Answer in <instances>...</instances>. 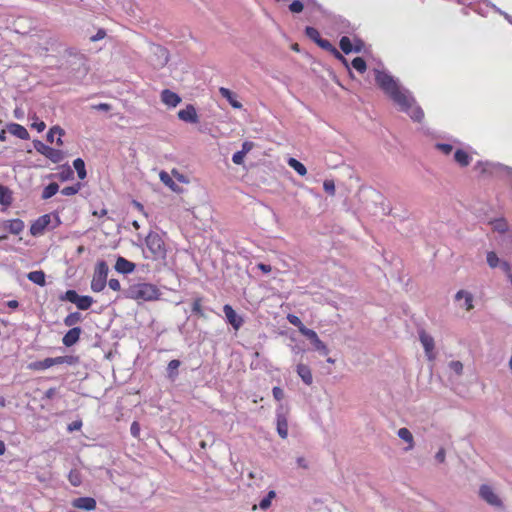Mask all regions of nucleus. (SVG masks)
Instances as JSON below:
<instances>
[{"label": "nucleus", "mask_w": 512, "mask_h": 512, "mask_svg": "<svg viewBox=\"0 0 512 512\" xmlns=\"http://www.w3.org/2000/svg\"><path fill=\"white\" fill-rule=\"evenodd\" d=\"M375 81L383 92L399 107V110L408 114L415 122H421L424 118L422 108L417 105L412 93L403 88L399 81L386 71L374 70Z\"/></svg>", "instance_id": "f257e3e1"}, {"label": "nucleus", "mask_w": 512, "mask_h": 512, "mask_svg": "<svg viewBox=\"0 0 512 512\" xmlns=\"http://www.w3.org/2000/svg\"><path fill=\"white\" fill-rule=\"evenodd\" d=\"M123 295L127 299L153 301L157 300L161 293L156 285L151 283H137L124 290Z\"/></svg>", "instance_id": "f03ea898"}, {"label": "nucleus", "mask_w": 512, "mask_h": 512, "mask_svg": "<svg viewBox=\"0 0 512 512\" xmlns=\"http://www.w3.org/2000/svg\"><path fill=\"white\" fill-rule=\"evenodd\" d=\"M474 169L480 170L483 174H489L506 179L512 189V167L501 163L478 161Z\"/></svg>", "instance_id": "7ed1b4c3"}, {"label": "nucleus", "mask_w": 512, "mask_h": 512, "mask_svg": "<svg viewBox=\"0 0 512 512\" xmlns=\"http://www.w3.org/2000/svg\"><path fill=\"white\" fill-rule=\"evenodd\" d=\"M145 244L151 253V259L164 260L167 256V250L162 237L157 233L150 231L145 238Z\"/></svg>", "instance_id": "20e7f679"}, {"label": "nucleus", "mask_w": 512, "mask_h": 512, "mask_svg": "<svg viewBox=\"0 0 512 512\" xmlns=\"http://www.w3.org/2000/svg\"><path fill=\"white\" fill-rule=\"evenodd\" d=\"M108 272V264L104 260L98 261L91 281L92 291L101 292L105 288L107 284Z\"/></svg>", "instance_id": "39448f33"}, {"label": "nucleus", "mask_w": 512, "mask_h": 512, "mask_svg": "<svg viewBox=\"0 0 512 512\" xmlns=\"http://www.w3.org/2000/svg\"><path fill=\"white\" fill-rule=\"evenodd\" d=\"M59 299L61 301H67L75 304L79 310H88L94 302L91 296L79 295L77 291L73 289H69L65 293L61 294Z\"/></svg>", "instance_id": "423d86ee"}, {"label": "nucleus", "mask_w": 512, "mask_h": 512, "mask_svg": "<svg viewBox=\"0 0 512 512\" xmlns=\"http://www.w3.org/2000/svg\"><path fill=\"white\" fill-rule=\"evenodd\" d=\"M33 147L38 153L42 154L53 163H60L64 159L62 150L52 148L44 144L41 140H33Z\"/></svg>", "instance_id": "0eeeda50"}, {"label": "nucleus", "mask_w": 512, "mask_h": 512, "mask_svg": "<svg viewBox=\"0 0 512 512\" xmlns=\"http://www.w3.org/2000/svg\"><path fill=\"white\" fill-rule=\"evenodd\" d=\"M301 334L310 340L315 351L319 352L323 356L329 354V349L327 345L322 340H320V338L318 337L317 333L314 330L307 327H303V329L301 328Z\"/></svg>", "instance_id": "6e6552de"}, {"label": "nucleus", "mask_w": 512, "mask_h": 512, "mask_svg": "<svg viewBox=\"0 0 512 512\" xmlns=\"http://www.w3.org/2000/svg\"><path fill=\"white\" fill-rule=\"evenodd\" d=\"M51 222V215L44 214L34 220L30 226V234L34 237L40 236L44 233Z\"/></svg>", "instance_id": "1a4fd4ad"}, {"label": "nucleus", "mask_w": 512, "mask_h": 512, "mask_svg": "<svg viewBox=\"0 0 512 512\" xmlns=\"http://www.w3.org/2000/svg\"><path fill=\"white\" fill-rule=\"evenodd\" d=\"M479 495L484 501H486L491 506H495V507L502 506V501L495 494L492 487L489 485H486V484L481 485L480 489H479Z\"/></svg>", "instance_id": "9d476101"}, {"label": "nucleus", "mask_w": 512, "mask_h": 512, "mask_svg": "<svg viewBox=\"0 0 512 512\" xmlns=\"http://www.w3.org/2000/svg\"><path fill=\"white\" fill-rule=\"evenodd\" d=\"M227 322L235 329L238 330L243 325V318L237 314L233 307L229 304H225L223 307Z\"/></svg>", "instance_id": "9b49d317"}, {"label": "nucleus", "mask_w": 512, "mask_h": 512, "mask_svg": "<svg viewBox=\"0 0 512 512\" xmlns=\"http://www.w3.org/2000/svg\"><path fill=\"white\" fill-rule=\"evenodd\" d=\"M178 118L186 123L196 124L199 122V117L196 108L192 104L186 105L184 109L178 112Z\"/></svg>", "instance_id": "f8f14e48"}, {"label": "nucleus", "mask_w": 512, "mask_h": 512, "mask_svg": "<svg viewBox=\"0 0 512 512\" xmlns=\"http://www.w3.org/2000/svg\"><path fill=\"white\" fill-rule=\"evenodd\" d=\"M82 333V328L79 326L72 327L69 329L62 338V343L65 347H71L75 345L79 339L80 335Z\"/></svg>", "instance_id": "ddd939ff"}, {"label": "nucleus", "mask_w": 512, "mask_h": 512, "mask_svg": "<svg viewBox=\"0 0 512 512\" xmlns=\"http://www.w3.org/2000/svg\"><path fill=\"white\" fill-rule=\"evenodd\" d=\"M161 101L169 108H174L181 102V97L170 89H164L161 92Z\"/></svg>", "instance_id": "4468645a"}, {"label": "nucleus", "mask_w": 512, "mask_h": 512, "mask_svg": "<svg viewBox=\"0 0 512 512\" xmlns=\"http://www.w3.org/2000/svg\"><path fill=\"white\" fill-rule=\"evenodd\" d=\"M135 263L127 260L122 256H118L114 269L121 274H130L135 270Z\"/></svg>", "instance_id": "2eb2a0df"}, {"label": "nucleus", "mask_w": 512, "mask_h": 512, "mask_svg": "<svg viewBox=\"0 0 512 512\" xmlns=\"http://www.w3.org/2000/svg\"><path fill=\"white\" fill-rule=\"evenodd\" d=\"M419 338H420V342L424 348L427 358L429 360H433L434 355H433L432 351L434 349V339L430 335L426 334L425 332H421L419 335Z\"/></svg>", "instance_id": "dca6fc26"}, {"label": "nucleus", "mask_w": 512, "mask_h": 512, "mask_svg": "<svg viewBox=\"0 0 512 512\" xmlns=\"http://www.w3.org/2000/svg\"><path fill=\"white\" fill-rule=\"evenodd\" d=\"M191 311L199 318L206 319L208 318L207 312H213V310L209 307L202 306V298L197 297L191 303Z\"/></svg>", "instance_id": "f3484780"}, {"label": "nucleus", "mask_w": 512, "mask_h": 512, "mask_svg": "<svg viewBox=\"0 0 512 512\" xmlns=\"http://www.w3.org/2000/svg\"><path fill=\"white\" fill-rule=\"evenodd\" d=\"M73 506L85 511H92L96 508V500L92 497H79L73 501Z\"/></svg>", "instance_id": "a211bd4d"}, {"label": "nucleus", "mask_w": 512, "mask_h": 512, "mask_svg": "<svg viewBox=\"0 0 512 512\" xmlns=\"http://www.w3.org/2000/svg\"><path fill=\"white\" fill-rule=\"evenodd\" d=\"M6 128L9 131V133H11L12 135L19 139L28 140L30 137L27 129L18 123H9L7 124Z\"/></svg>", "instance_id": "6ab92c4d"}, {"label": "nucleus", "mask_w": 512, "mask_h": 512, "mask_svg": "<svg viewBox=\"0 0 512 512\" xmlns=\"http://www.w3.org/2000/svg\"><path fill=\"white\" fill-rule=\"evenodd\" d=\"M276 425L277 432L282 439H286L288 436V422L286 415L282 412H277L276 414Z\"/></svg>", "instance_id": "aec40b11"}, {"label": "nucleus", "mask_w": 512, "mask_h": 512, "mask_svg": "<svg viewBox=\"0 0 512 512\" xmlns=\"http://www.w3.org/2000/svg\"><path fill=\"white\" fill-rule=\"evenodd\" d=\"M296 372H297L298 376L301 378V380L306 385H311L312 384L313 377H312V372H311V369L309 368V366L300 363L296 367Z\"/></svg>", "instance_id": "412c9836"}, {"label": "nucleus", "mask_w": 512, "mask_h": 512, "mask_svg": "<svg viewBox=\"0 0 512 512\" xmlns=\"http://www.w3.org/2000/svg\"><path fill=\"white\" fill-rule=\"evenodd\" d=\"M464 299V304L462 305L467 311H470L474 308L473 305V295L466 290H459L455 295V300L460 301Z\"/></svg>", "instance_id": "4be33fe9"}, {"label": "nucleus", "mask_w": 512, "mask_h": 512, "mask_svg": "<svg viewBox=\"0 0 512 512\" xmlns=\"http://www.w3.org/2000/svg\"><path fill=\"white\" fill-rule=\"evenodd\" d=\"M24 222L19 219H11L6 222L5 229L13 235H19L24 230Z\"/></svg>", "instance_id": "5701e85b"}, {"label": "nucleus", "mask_w": 512, "mask_h": 512, "mask_svg": "<svg viewBox=\"0 0 512 512\" xmlns=\"http://www.w3.org/2000/svg\"><path fill=\"white\" fill-rule=\"evenodd\" d=\"M219 93L233 108L240 109L242 107V104L236 99V95L230 89L220 87Z\"/></svg>", "instance_id": "b1692460"}, {"label": "nucleus", "mask_w": 512, "mask_h": 512, "mask_svg": "<svg viewBox=\"0 0 512 512\" xmlns=\"http://www.w3.org/2000/svg\"><path fill=\"white\" fill-rule=\"evenodd\" d=\"M27 278L32 283L38 285V286H45L46 285V274L42 270H35L31 271L27 274Z\"/></svg>", "instance_id": "393cba45"}, {"label": "nucleus", "mask_w": 512, "mask_h": 512, "mask_svg": "<svg viewBox=\"0 0 512 512\" xmlns=\"http://www.w3.org/2000/svg\"><path fill=\"white\" fill-rule=\"evenodd\" d=\"M52 366H54L53 358L48 357L43 360L31 362L29 364V369L34 370V371H43Z\"/></svg>", "instance_id": "a878e982"}, {"label": "nucleus", "mask_w": 512, "mask_h": 512, "mask_svg": "<svg viewBox=\"0 0 512 512\" xmlns=\"http://www.w3.org/2000/svg\"><path fill=\"white\" fill-rule=\"evenodd\" d=\"M454 160L461 166L466 167L470 164L471 157L463 149H457L454 153Z\"/></svg>", "instance_id": "bb28decb"}, {"label": "nucleus", "mask_w": 512, "mask_h": 512, "mask_svg": "<svg viewBox=\"0 0 512 512\" xmlns=\"http://www.w3.org/2000/svg\"><path fill=\"white\" fill-rule=\"evenodd\" d=\"M287 164L294 169L300 176H305L307 174V169L303 163L293 157H289L287 160Z\"/></svg>", "instance_id": "cd10ccee"}, {"label": "nucleus", "mask_w": 512, "mask_h": 512, "mask_svg": "<svg viewBox=\"0 0 512 512\" xmlns=\"http://www.w3.org/2000/svg\"><path fill=\"white\" fill-rule=\"evenodd\" d=\"M12 203V192L11 190L4 185H0V204L4 206H9Z\"/></svg>", "instance_id": "c85d7f7f"}, {"label": "nucleus", "mask_w": 512, "mask_h": 512, "mask_svg": "<svg viewBox=\"0 0 512 512\" xmlns=\"http://www.w3.org/2000/svg\"><path fill=\"white\" fill-rule=\"evenodd\" d=\"M181 362L178 359L171 360L167 365V377L171 380H175L178 376V368L180 367Z\"/></svg>", "instance_id": "c756f323"}, {"label": "nucleus", "mask_w": 512, "mask_h": 512, "mask_svg": "<svg viewBox=\"0 0 512 512\" xmlns=\"http://www.w3.org/2000/svg\"><path fill=\"white\" fill-rule=\"evenodd\" d=\"M335 23L338 25V30L340 33H346V34H349L352 32V28H351V25H350V22L340 16L336 17L334 16L333 17Z\"/></svg>", "instance_id": "7c9ffc66"}, {"label": "nucleus", "mask_w": 512, "mask_h": 512, "mask_svg": "<svg viewBox=\"0 0 512 512\" xmlns=\"http://www.w3.org/2000/svg\"><path fill=\"white\" fill-rule=\"evenodd\" d=\"M59 191V185L56 182L49 183L42 192L41 198L43 200L50 199Z\"/></svg>", "instance_id": "2f4dec72"}, {"label": "nucleus", "mask_w": 512, "mask_h": 512, "mask_svg": "<svg viewBox=\"0 0 512 512\" xmlns=\"http://www.w3.org/2000/svg\"><path fill=\"white\" fill-rule=\"evenodd\" d=\"M83 319L82 315L80 312H72L70 314H68L64 320H63V323L65 326L67 327H74L75 324H77L78 322H81Z\"/></svg>", "instance_id": "473e14b6"}, {"label": "nucleus", "mask_w": 512, "mask_h": 512, "mask_svg": "<svg viewBox=\"0 0 512 512\" xmlns=\"http://www.w3.org/2000/svg\"><path fill=\"white\" fill-rule=\"evenodd\" d=\"M73 167L76 170L79 179L83 180L86 178L87 172L85 168V162L82 158H76L73 161Z\"/></svg>", "instance_id": "72a5a7b5"}, {"label": "nucleus", "mask_w": 512, "mask_h": 512, "mask_svg": "<svg viewBox=\"0 0 512 512\" xmlns=\"http://www.w3.org/2000/svg\"><path fill=\"white\" fill-rule=\"evenodd\" d=\"M160 180L167 187H169L172 191H174V192H179L180 191V187L173 181V179L171 178V176L167 172L162 171L160 173Z\"/></svg>", "instance_id": "f704fd0d"}, {"label": "nucleus", "mask_w": 512, "mask_h": 512, "mask_svg": "<svg viewBox=\"0 0 512 512\" xmlns=\"http://www.w3.org/2000/svg\"><path fill=\"white\" fill-rule=\"evenodd\" d=\"M73 176H74V172L68 164H64V165L60 166V172L57 174V177L61 181H68V180L72 179Z\"/></svg>", "instance_id": "c9c22d12"}, {"label": "nucleus", "mask_w": 512, "mask_h": 512, "mask_svg": "<svg viewBox=\"0 0 512 512\" xmlns=\"http://www.w3.org/2000/svg\"><path fill=\"white\" fill-rule=\"evenodd\" d=\"M276 497V492L274 490H270L265 497H263L259 502V508L261 510H267L272 503V500Z\"/></svg>", "instance_id": "e433bc0d"}, {"label": "nucleus", "mask_w": 512, "mask_h": 512, "mask_svg": "<svg viewBox=\"0 0 512 512\" xmlns=\"http://www.w3.org/2000/svg\"><path fill=\"white\" fill-rule=\"evenodd\" d=\"M68 480L72 486H74V487L80 486L82 483V477H81L80 471L77 469L70 470V472L68 474Z\"/></svg>", "instance_id": "4c0bfd02"}, {"label": "nucleus", "mask_w": 512, "mask_h": 512, "mask_svg": "<svg viewBox=\"0 0 512 512\" xmlns=\"http://www.w3.org/2000/svg\"><path fill=\"white\" fill-rule=\"evenodd\" d=\"M339 47L345 54L353 52L352 41L348 36H342L339 41Z\"/></svg>", "instance_id": "58836bf2"}, {"label": "nucleus", "mask_w": 512, "mask_h": 512, "mask_svg": "<svg viewBox=\"0 0 512 512\" xmlns=\"http://www.w3.org/2000/svg\"><path fill=\"white\" fill-rule=\"evenodd\" d=\"M397 435L400 439L410 444L409 448H412L413 444V435L410 430L406 427L400 428L397 432Z\"/></svg>", "instance_id": "ea45409f"}, {"label": "nucleus", "mask_w": 512, "mask_h": 512, "mask_svg": "<svg viewBox=\"0 0 512 512\" xmlns=\"http://www.w3.org/2000/svg\"><path fill=\"white\" fill-rule=\"evenodd\" d=\"M305 35L316 44L322 39L319 31L312 26L305 27Z\"/></svg>", "instance_id": "a19ab883"}, {"label": "nucleus", "mask_w": 512, "mask_h": 512, "mask_svg": "<svg viewBox=\"0 0 512 512\" xmlns=\"http://www.w3.org/2000/svg\"><path fill=\"white\" fill-rule=\"evenodd\" d=\"M351 65L359 73H364L367 69V64L362 57H355L352 60Z\"/></svg>", "instance_id": "79ce46f5"}, {"label": "nucleus", "mask_w": 512, "mask_h": 512, "mask_svg": "<svg viewBox=\"0 0 512 512\" xmlns=\"http://www.w3.org/2000/svg\"><path fill=\"white\" fill-rule=\"evenodd\" d=\"M81 188H82V183L77 182L74 185L64 187L61 190V194L64 195V196H72V195L77 194L80 191Z\"/></svg>", "instance_id": "37998d69"}, {"label": "nucleus", "mask_w": 512, "mask_h": 512, "mask_svg": "<svg viewBox=\"0 0 512 512\" xmlns=\"http://www.w3.org/2000/svg\"><path fill=\"white\" fill-rule=\"evenodd\" d=\"M55 134H58L59 136H63L64 135V130L56 125V126H53L49 129L48 133H47V136H46V139L49 143H53L54 142V135Z\"/></svg>", "instance_id": "c03bdc74"}, {"label": "nucleus", "mask_w": 512, "mask_h": 512, "mask_svg": "<svg viewBox=\"0 0 512 512\" xmlns=\"http://www.w3.org/2000/svg\"><path fill=\"white\" fill-rule=\"evenodd\" d=\"M304 3L307 6H312L314 10L318 11L324 16L329 15L328 11L320 3H318L317 0H305Z\"/></svg>", "instance_id": "a18cd8bd"}, {"label": "nucleus", "mask_w": 512, "mask_h": 512, "mask_svg": "<svg viewBox=\"0 0 512 512\" xmlns=\"http://www.w3.org/2000/svg\"><path fill=\"white\" fill-rule=\"evenodd\" d=\"M304 1L294 0L289 5V11L294 14L301 13L304 9Z\"/></svg>", "instance_id": "49530a36"}, {"label": "nucleus", "mask_w": 512, "mask_h": 512, "mask_svg": "<svg viewBox=\"0 0 512 512\" xmlns=\"http://www.w3.org/2000/svg\"><path fill=\"white\" fill-rule=\"evenodd\" d=\"M492 224L493 228L500 233H504L508 230V224L503 218L494 220Z\"/></svg>", "instance_id": "de8ad7c7"}, {"label": "nucleus", "mask_w": 512, "mask_h": 512, "mask_svg": "<svg viewBox=\"0 0 512 512\" xmlns=\"http://www.w3.org/2000/svg\"><path fill=\"white\" fill-rule=\"evenodd\" d=\"M287 320L290 324H292L293 326L297 327L299 332L301 333V328L303 329V327H306L301 319L295 315V314H288L287 315Z\"/></svg>", "instance_id": "09e8293b"}, {"label": "nucleus", "mask_w": 512, "mask_h": 512, "mask_svg": "<svg viewBox=\"0 0 512 512\" xmlns=\"http://www.w3.org/2000/svg\"><path fill=\"white\" fill-rule=\"evenodd\" d=\"M486 260L491 268H496L500 263V259L498 258L497 254L493 251L487 253Z\"/></svg>", "instance_id": "8fccbe9b"}, {"label": "nucleus", "mask_w": 512, "mask_h": 512, "mask_svg": "<svg viewBox=\"0 0 512 512\" xmlns=\"http://www.w3.org/2000/svg\"><path fill=\"white\" fill-rule=\"evenodd\" d=\"M449 369L453 371L457 376L462 375L463 373V364L460 361H451L449 362Z\"/></svg>", "instance_id": "3c124183"}, {"label": "nucleus", "mask_w": 512, "mask_h": 512, "mask_svg": "<svg viewBox=\"0 0 512 512\" xmlns=\"http://www.w3.org/2000/svg\"><path fill=\"white\" fill-rule=\"evenodd\" d=\"M317 45L325 51H328L332 54V51L336 49V47L327 39L322 38L318 41Z\"/></svg>", "instance_id": "603ef678"}, {"label": "nucleus", "mask_w": 512, "mask_h": 512, "mask_svg": "<svg viewBox=\"0 0 512 512\" xmlns=\"http://www.w3.org/2000/svg\"><path fill=\"white\" fill-rule=\"evenodd\" d=\"M323 189L330 195L335 194V183L333 180L326 179L323 183Z\"/></svg>", "instance_id": "864d4df0"}, {"label": "nucleus", "mask_w": 512, "mask_h": 512, "mask_svg": "<svg viewBox=\"0 0 512 512\" xmlns=\"http://www.w3.org/2000/svg\"><path fill=\"white\" fill-rule=\"evenodd\" d=\"M64 364H67L69 366L77 365L80 361L79 356L75 355H65L63 356Z\"/></svg>", "instance_id": "5fc2aeb1"}, {"label": "nucleus", "mask_w": 512, "mask_h": 512, "mask_svg": "<svg viewBox=\"0 0 512 512\" xmlns=\"http://www.w3.org/2000/svg\"><path fill=\"white\" fill-rule=\"evenodd\" d=\"M436 148L445 155H449L453 150V146L448 143H437Z\"/></svg>", "instance_id": "6e6d98bb"}, {"label": "nucleus", "mask_w": 512, "mask_h": 512, "mask_svg": "<svg viewBox=\"0 0 512 512\" xmlns=\"http://www.w3.org/2000/svg\"><path fill=\"white\" fill-rule=\"evenodd\" d=\"M364 46H365V44L362 39H360L358 37L354 38V42L352 43L353 52H355V53L362 52Z\"/></svg>", "instance_id": "4d7b16f0"}, {"label": "nucleus", "mask_w": 512, "mask_h": 512, "mask_svg": "<svg viewBox=\"0 0 512 512\" xmlns=\"http://www.w3.org/2000/svg\"><path fill=\"white\" fill-rule=\"evenodd\" d=\"M245 152L237 151L232 155V161L236 165H241L244 162Z\"/></svg>", "instance_id": "13d9d810"}, {"label": "nucleus", "mask_w": 512, "mask_h": 512, "mask_svg": "<svg viewBox=\"0 0 512 512\" xmlns=\"http://www.w3.org/2000/svg\"><path fill=\"white\" fill-rule=\"evenodd\" d=\"M140 424L137 421H133L130 426V433L134 438H139L140 436Z\"/></svg>", "instance_id": "bf43d9fd"}, {"label": "nucleus", "mask_w": 512, "mask_h": 512, "mask_svg": "<svg viewBox=\"0 0 512 512\" xmlns=\"http://www.w3.org/2000/svg\"><path fill=\"white\" fill-rule=\"evenodd\" d=\"M332 55L343 65H345V67L349 68L348 60L339 52L337 48L334 51H332Z\"/></svg>", "instance_id": "052dcab7"}, {"label": "nucleus", "mask_w": 512, "mask_h": 512, "mask_svg": "<svg viewBox=\"0 0 512 512\" xmlns=\"http://www.w3.org/2000/svg\"><path fill=\"white\" fill-rule=\"evenodd\" d=\"M105 36H106V31H105V29L100 28V29H98V31L96 32V34H95V35H93V36H91V37H90V40H91L92 42H96V41L102 40L103 38H105Z\"/></svg>", "instance_id": "680f3d73"}, {"label": "nucleus", "mask_w": 512, "mask_h": 512, "mask_svg": "<svg viewBox=\"0 0 512 512\" xmlns=\"http://www.w3.org/2000/svg\"><path fill=\"white\" fill-rule=\"evenodd\" d=\"M92 109L97 111L108 112L111 110V105L108 103H99L91 106Z\"/></svg>", "instance_id": "e2e57ef3"}, {"label": "nucleus", "mask_w": 512, "mask_h": 512, "mask_svg": "<svg viewBox=\"0 0 512 512\" xmlns=\"http://www.w3.org/2000/svg\"><path fill=\"white\" fill-rule=\"evenodd\" d=\"M469 8L472 9L474 12H476L477 14L481 15V16H486L487 15V9L488 8H482L481 6H476L472 3L469 4Z\"/></svg>", "instance_id": "0e129e2a"}, {"label": "nucleus", "mask_w": 512, "mask_h": 512, "mask_svg": "<svg viewBox=\"0 0 512 512\" xmlns=\"http://www.w3.org/2000/svg\"><path fill=\"white\" fill-rule=\"evenodd\" d=\"M272 394H273V397H274L277 401L282 400V399H283V397H284V392H283V390H282L280 387H278V386L273 387V389H272Z\"/></svg>", "instance_id": "69168bd1"}, {"label": "nucleus", "mask_w": 512, "mask_h": 512, "mask_svg": "<svg viewBox=\"0 0 512 512\" xmlns=\"http://www.w3.org/2000/svg\"><path fill=\"white\" fill-rule=\"evenodd\" d=\"M82 427V421L81 420H75L73 422H71L69 425H68V431L70 432H73V431H76V430H80Z\"/></svg>", "instance_id": "338daca9"}, {"label": "nucleus", "mask_w": 512, "mask_h": 512, "mask_svg": "<svg viewBox=\"0 0 512 512\" xmlns=\"http://www.w3.org/2000/svg\"><path fill=\"white\" fill-rule=\"evenodd\" d=\"M254 147V143L251 141H244L242 143V148L239 150L240 152H245V155L252 150Z\"/></svg>", "instance_id": "774afa93"}]
</instances>
